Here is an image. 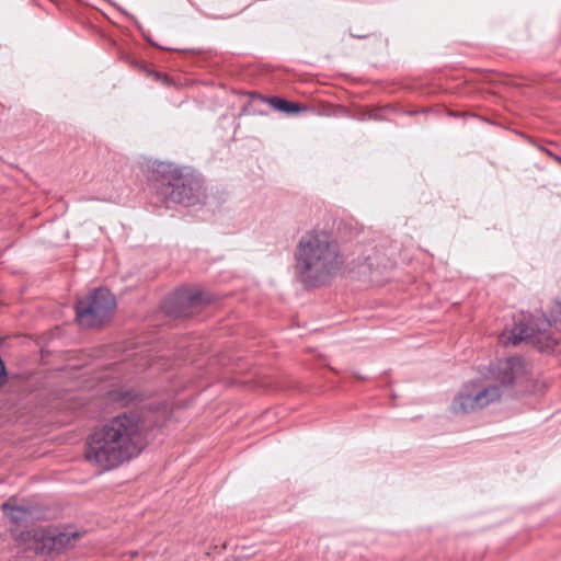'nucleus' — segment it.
Masks as SVG:
<instances>
[{"instance_id":"f257e3e1","label":"nucleus","mask_w":561,"mask_h":561,"mask_svg":"<svg viewBox=\"0 0 561 561\" xmlns=\"http://www.w3.org/2000/svg\"><path fill=\"white\" fill-rule=\"evenodd\" d=\"M146 445L142 417L136 412H124L90 435L85 458L102 470H111L137 457Z\"/></svg>"},{"instance_id":"f03ea898","label":"nucleus","mask_w":561,"mask_h":561,"mask_svg":"<svg viewBox=\"0 0 561 561\" xmlns=\"http://www.w3.org/2000/svg\"><path fill=\"white\" fill-rule=\"evenodd\" d=\"M345 266L337 240L324 230L307 231L295 250V273L306 288L327 284Z\"/></svg>"},{"instance_id":"7ed1b4c3","label":"nucleus","mask_w":561,"mask_h":561,"mask_svg":"<svg viewBox=\"0 0 561 561\" xmlns=\"http://www.w3.org/2000/svg\"><path fill=\"white\" fill-rule=\"evenodd\" d=\"M158 178L153 187L161 201L167 203L193 205L201 191V181L192 173H184L172 163L160 162L154 169Z\"/></svg>"},{"instance_id":"20e7f679","label":"nucleus","mask_w":561,"mask_h":561,"mask_svg":"<svg viewBox=\"0 0 561 561\" xmlns=\"http://www.w3.org/2000/svg\"><path fill=\"white\" fill-rule=\"evenodd\" d=\"M116 308L115 297L106 288H96L76 302V319L87 328L103 324Z\"/></svg>"},{"instance_id":"39448f33","label":"nucleus","mask_w":561,"mask_h":561,"mask_svg":"<svg viewBox=\"0 0 561 561\" xmlns=\"http://www.w3.org/2000/svg\"><path fill=\"white\" fill-rule=\"evenodd\" d=\"M501 387L488 380L466 383L451 403L455 413H469L500 400Z\"/></svg>"},{"instance_id":"423d86ee","label":"nucleus","mask_w":561,"mask_h":561,"mask_svg":"<svg viewBox=\"0 0 561 561\" xmlns=\"http://www.w3.org/2000/svg\"><path fill=\"white\" fill-rule=\"evenodd\" d=\"M551 323L546 318L537 319L536 322L517 323L508 335L503 334L501 342L503 344L517 345L523 341L538 347L541 352L552 351L557 344V340L550 332Z\"/></svg>"},{"instance_id":"0eeeda50","label":"nucleus","mask_w":561,"mask_h":561,"mask_svg":"<svg viewBox=\"0 0 561 561\" xmlns=\"http://www.w3.org/2000/svg\"><path fill=\"white\" fill-rule=\"evenodd\" d=\"M526 374L525 365L518 357H511L499 362L496 367L495 380L501 389L505 386H512L524 378Z\"/></svg>"},{"instance_id":"6e6552de","label":"nucleus","mask_w":561,"mask_h":561,"mask_svg":"<svg viewBox=\"0 0 561 561\" xmlns=\"http://www.w3.org/2000/svg\"><path fill=\"white\" fill-rule=\"evenodd\" d=\"M80 537L79 533H54L45 529L44 543L37 549V553L61 552L75 546Z\"/></svg>"},{"instance_id":"1a4fd4ad","label":"nucleus","mask_w":561,"mask_h":561,"mask_svg":"<svg viewBox=\"0 0 561 561\" xmlns=\"http://www.w3.org/2000/svg\"><path fill=\"white\" fill-rule=\"evenodd\" d=\"M13 537L19 543L23 545L26 550H33L37 553L36 548L44 543L45 529L38 528L21 531L14 534Z\"/></svg>"},{"instance_id":"9d476101","label":"nucleus","mask_w":561,"mask_h":561,"mask_svg":"<svg viewBox=\"0 0 561 561\" xmlns=\"http://www.w3.org/2000/svg\"><path fill=\"white\" fill-rule=\"evenodd\" d=\"M2 512L15 524L25 522L31 515V511L27 507L12 505L10 502L2 504Z\"/></svg>"},{"instance_id":"9b49d317","label":"nucleus","mask_w":561,"mask_h":561,"mask_svg":"<svg viewBox=\"0 0 561 561\" xmlns=\"http://www.w3.org/2000/svg\"><path fill=\"white\" fill-rule=\"evenodd\" d=\"M176 301L181 308L196 307L204 302L203 296L198 291L183 290L176 294Z\"/></svg>"},{"instance_id":"f8f14e48","label":"nucleus","mask_w":561,"mask_h":561,"mask_svg":"<svg viewBox=\"0 0 561 561\" xmlns=\"http://www.w3.org/2000/svg\"><path fill=\"white\" fill-rule=\"evenodd\" d=\"M268 102L274 108L288 114L298 113L301 110L299 104L289 102L277 96L271 98Z\"/></svg>"},{"instance_id":"ddd939ff","label":"nucleus","mask_w":561,"mask_h":561,"mask_svg":"<svg viewBox=\"0 0 561 561\" xmlns=\"http://www.w3.org/2000/svg\"><path fill=\"white\" fill-rule=\"evenodd\" d=\"M545 152L547 154H549L550 157H552L556 161H559V162L561 161L560 157L553 154L551 151L545 149Z\"/></svg>"}]
</instances>
